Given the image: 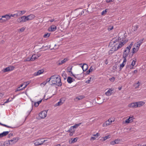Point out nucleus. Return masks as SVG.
<instances>
[{
    "label": "nucleus",
    "instance_id": "obj_1",
    "mask_svg": "<svg viewBox=\"0 0 146 146\" xmlns=\"http://www.w3.org/2000/svg\"><path fill=\"white\" fill-rule=\"evenodd\" d=\"M123 39L124 38L123 37L122 38L119 37L117 39L111 41V42L113 43L114 46L108 52L109 54H112L114 51H117L124 46L126 42Z\"/></svg>",
    "mask_w": 146,
    "mask_h": 146
},
{
    "label": "nucleus",
    "instance_id": "obj_2",
    "mask_svg": "<svg viewBox=\"0 0 146 146\" xmlns=\"http://www.w3.org/2000/svg\"><path fill=\"white\" fill-rule=\"evenodd\" d=\"M54 77L52 78L51 81L52 84H56L59 86L62 85V83L60 76L58 75H54L52 76Z\"/></svg>",
    "mask_w": 146,
    "mask_h": 146
},
{
    "label": "nucleus",
    "instance_id": "obj_3",
    "mask_svg": "<svg viewBox=\"0 0 146 146\" xmlns=\"http://www.w3.org/2000/svg\"><path fill=\"white\" fill-rule=\"evenodd\" d=\"M47 111H41L39 114V119L44 118L46 116Z\"/></svg>",
    "mask_w": 146,
    "mask_h": 146
},
{
    "label": "nucleus",
    "instance_id": "obj_4",
    "mask_svg": "<svg viewBox=\"0 0 146 146\" xmlns=\"http://www.w3.org/2000/svg\"><path fill=\"white\" fill-rule=\"evenodd\" d=\"M130 50L128 48V47H126L124 51L123 55V58H126L129 54Z\"/></svg>",
    "mask_w": 146,
    "mask_h": 146
},
{
    "label": "nucleus",
    "instance_id": "obj_5",
    "mask_svg": "<svg viewBox=\"0 0 146 146\" xmlns=\"http://www.w3.org/2000/svg\"><path fill=\"white\" fill-rule=\"evenodd\" d=\"M112 121L110 119L106 121L102 125L103 127H105L111 124Z\"/></svg>",
    "mask_w": 146,
    "mask_h": 146
},
{
    "label": "nucleus",
    "instance_id": "obj_6",
    "mask_svg": "<svg viewBox=\"0 0 146 146\" xmlns=\"http://www.w3.org/2000/svg\"><path fill=\"white\" fill-rule=\"evenodd\" d=\"M42 139H40L35 141L34 143V145L35 146H37L42 145L43 143L42 141H41Z\"/></svg>",
    "mask_w": 146,
    "mask_h": 146
},
{
    "label": "nucleus",
    "instance_id": "obj_7",
    "mask_svg": "<svg viewBox=\"0 0 146 146\" xmlns=\"http://www.w3.org/2000/svg\"><path fill=\"white\" fill-rule=\"evenodd\" d=\"M26 17L27 20V21H28L33 20L35 18V16L34 15L31 14L27 16H26Z\"/></svg>",
    "mask_w": 146,
    "mask_h": 146
},
{
    "label": "nucleus",
    "instance_id": "obj_8",
    "mask_svg": "<svg viewBox=\"0 0 146 146\" xmlns=\"http://www.w3.org/2000/svg\"><path fill=\"white\" fill-rule=\"evenodd\" d=\"M144 40V38H143L141 40H140L137 42V45L136 47H137L139 48L141 45L142 43L143 42V41Z\"/></svg>",
    "mask_w": 146,
    "mask_h": 146
},
{
    "label": "nucleus",
    "instance_id": "obj_9",
    "mask_svg": "<svg viewBox=\"0 0 146 146\" xmlns=\"http://www.w3.org/2000/svg\"><path fill=\"white\" fill-rule=\"evenodd\" d=\"M137 107H140L141 106H142L143 105L145 104V102H144L143 101H139L138 102H136Z\"/></svg>",
    "mask_w": 146,
    "mask_h": 146
},
{
    "label": "nucleus",
    "instance_id": "obj_10",
    "mask_svg": "<svg viewBox=\"0 0 146 146\" xmlns=\"http://www.w3.org/2000/svg\"><path fill=\"white\" fill-rule=\"evenodd\" d=\"M128 106L130 108H137L136 102L132 103L128 105Z\"/></svg>",
    "mask_w": 146,
    "mask_h": 146
},
{
    "label": "nucleus",
    "instance_id": "obj_11",
    "mask_svg": "<svg viewBox=\"0 0 146 146\" xmlns=\"http://www.w3.org/2000/svg\"><path fill=\"white\" fill-rule=\"evenodd\" d=\"M81 74H72V76H73L75 78H76L78 80H80L82 78V77L81 76Z\"/></svg>",
    "mask_w": 146,
    "mask_h": 146
},
{
    "label": "nucleus",
    "instance_id": "obj_12",
    "mask_svg": "<svg viewBox=\"0 0 146 146\" xmlns=\"http://www.w3.org/2000/svg\"><path fill=\"white\" fill-rule=\"evenodd\" d=\"M18 139L17 137L13 138L9 140L10 142L11 143V145H12L14 143L17 142L18 141Z\"/></svg>",
    "mask_w": 146,
    "mask_h": 146
},
{
    "label": "nucleus",
    "instance_id": "obj_13",
    "mask_svg": "<svg viewBox=\"0 0 146 146\" xmlns=\"http://www.w3.org/2000/svg\"><path fill=\"white\" fill-rule=\"evenodd\" d=\"M56 29V27L55 25H52L48 28V31H55Z\"/></svg>",
    "mask_w": 146,
    "mask_h": 146
},
{
    "label": "nucleus",
    "instance_id": "obj_14",
    "mask_svg": "<svg viewBox=\"0 0 146 146\" xmlns=\"http://www.w3.org/2000/svg\"><path fill=\"white\" fill-rule=\"evenodd\" d=\"M9 132L8 131H4L3 133H0V138H1L7 135L8 134Z\"/></svg>",
    "mask_w": 146,
    "mask_h": 146
},
{
    "label": "nucleus",
    "instance_id": "obj_15",
    "mask_svg": "<svg viewBox=\"0 0 146 146\" xmlns=\"http://www.w3.org/2000/svg\"><path fill=\"white\" fill-rule=\"evenodd\" d=\"M83 71H86L88 68V65L87 64L84 63L82 66Z\"/></svg>",
    "mask_w": 146,
    "mask_h": 146
},
{
    "label": "nucleus",
    "instance_id": "obj_16",
    "mask_svg": "<svg viewBox=\"0 0 146 146\" xmlns=\"http://www.w3.org/2000/svg\"><path fill=\"white\" fill-rule=\"evenodd\" d=\"M120 140L119 139H117L114 141L111 142L110 144L111 145H114L115 144L119 143L120 142Z\"/></svg>",
    "mask_w": 146,
    "mask_h": 146
},
{
    "label": "nucleus",
    "instance_id": "obj_17",
    "mask_svg": "<svg viewBox=\"0 0 146 146\" xmlns=\"http://www.w3.org/2000/svg\"><path fill=\"white\" fill-rule=\"evenodd\" d=\"M133 121V117H129V118L127 119L125 121V123H128L132 122Z\"/></svg>",
    "mask_w": 146,
    "mask_h": 146
},
{
    "label": "nucleus",
    "instance_id": "obj_18",
    "mask_svg": "<svg viewBox=\"0 0 146 146\" xmlns=\"http://www.w3.org/2000/svg\"><path fill=\"white\" fill-rule=\"evenodd\" d=\"M123 62L120 65V68L121 69H122V68L124 66L125 63L127 61V59L126 58H123Z\"/></svg>",
    "mask_w": 146,
    "mask_h": 146
},
{
    "label": "nucleus",
    "instance_id": "obj_19",
    "mask_svg": "<svg viewBox=\"0 0 146 146\" xmlns=\"http://www.w3.org/2000/svg\"><path fill=\"white\" fill-rule=\"evenodd\" d=\"M44 72L43 70H39L38 71L36 72H35L34 74L36 76L39 75L42 73Z\"/></svg>",
    "mask_w": 146,
    "mask_h": 146
},
{
    "label": "nucleus",
    "instance_id": "obj_20",
    "mask_svg": "<svg viewBox=\"0 0 146 146\" xmlns=\"http://www.w3.org/2000/svg\"><path fill=\"white\" fill-rule=\"evenodd\" d=\"M68 60V58H65L64 59L61 61L60 62H59L58 64L59 65H61L62 64H63L64 63L66 62Z\"/></svg>",
    "mask_w": 146,
    "mask_h": 146
},
{
    "label": "nucleus",
    "instance_id": "obj_21",
    "mask_svg": "<svg viewBox=\"0 0 146 146\" xmlns=\"http://www.w3.org/2000/svg\"><path fill=\"white\" fill-rule=\"evenodd\" d=\"M74 80H73L71 77L68 76L67 79V81L68 83L70 84L73 82Z\"/></svg>",
    "mask_w": 146,
    "mask_h": 146
},
{
    "label": "nucleus",
    "instance_id": "obj_22",
    "mask_svg": "<svg viewBox=\"0 0 146 146\" xmlns=\"http://www.w3.org/2000/svg\"><path fill=\"white\" fill-rule=\"evenodd\" d=\"M112 90L111 89H109L108 91L105 93V94L107 96H110L111 94V92Z\"/></svg>",
    "mask_w": 146,
    "mask_h": 146
},
{
    "label": "nucleus",
    "instance_id": "obj_23",
    "mask_svg": "<svg viewBox=\"0 0 146 146\" xmlns=\"http://www.w3.org/2000/svg\"><path fill=\"white\" fill-rule=\"evenodd\" d=\"M11 143L9 141V140L6 141L4 143V145L5 146H8L11 145Z\"/></svg>",
    "mask_w": 146,
    "mask_h": 146
},
{
    "label": "nucleus",
    "instance_id": "obj_24",
    "mask_svg": "<svg viewBox=\"0 0 146 146\" xmlns=\"http://www.w3.org/2000/svg\"><path fill=\"white\" fill-rule=\"evenodd\" d=\"M23 23L27 21L26 16H23L21 17Z\"/></svg>",
    "mask_w": 146,
    "mask_h": 146
},
{
    "label": "nucleus",
    "instance_id": "obj_25",
    "mask_svg": "<svg viewBox=\"0 0 146 146\" xmlns=\"http://www.w3.org/2000/svg\"><path fill=\"white\" fill-rule=\"evenodd\" d=\"M9 17V14H6L5 15H3L2 16V18H5L6 19L5 20L6 21L7 20H9L10 19Z\"/></svg>",
    "mask_w": 146,
    "mask_h": 146
},
{
    "label": "nucleus",
    "instance_id": "obj_26",
    "mask_svg": "<svg viewBox=\"0 0 146 146\" xmlns=\"http://www.w3.org/2000/svg\"><path fill=\"white\" fill-rule=\"evenodd\" d=\"M15 15V16H16V17H19L21 16V11H17V13L14 14Z\"/></svg>",
    "mask_w": 146,
    "mask_h": 146
},
{
    "label": "nucleus",
    "instance_id": "obj_27",
    "mask_svg": "<svg viewBox=\"0 0 146 146\" xmlns=\"http://www.w3.org/2000/svg\"><path fill=\"white\" fill-rule=\"evenodd\" d=\"M139 48L137 47L133 48L132 49V53L134 54L138 50Z\"/></svg>",
    "mask_w": 146,
    "mask_h": 146
},
{
    "label": "nucleus",
    "instance_id": "obj_28",
    "mask_svg": "<svg viewBox=\"0 0 146 146\" xmlns=\"http://www.w3.org/2000/svg\"><path fill=\"white\" fill-rule=\"evenodd\" d=\"M92 70L93 68L92 66L90 67L89 70L86 72V74H89L90 72H92Z\"/></svg>",
    "mask_w": 146,
    "mask_h": 146
},
{
    "label": "nucleus",
    "instance_id": "obj_29",
    "mask_svg": "<svg viewBox=\"0 0 146 146\" xmlns=\"http://www.w3.org/2000/svg\"><path fill=\"white\" fill-rule=\"evenodd\" d=\"M31 58L32 60V61H34L35 60H36V59H37V57H36V56L35 54L31 56Z\"/></svg>",
    "mask_w": 146,
    "mask_h": 146
},
{
    "label": "nucleus",
    "instance_id": "obj_30",
    "mask_svg": "<svg viewBox=\"0 0 146 146\" xmlns=\"http://www.w3.org/2000/svg\"><path fill=\"white\" fill-rule=\"evenodd\" d=\"M10 70L9 68V67H8L6 68L3 69V71L4 72H8V71H10Z\"/></svg>",
    "mask_w": 146,
    "mask_h": 146
},
{
    "label": "nucleus",
    "instance_id": "obj_31",
    "mask_svg": "<svg viewBox=\"0 0 146 146\" xmlns=\"http://www.w3.org/2000/svg\"><path fill=\"white\" fill-rule=\"evenodd\" d=\"M72 69V67H68L67 68V70L69 72L71 73V74H72V72L71 70Z\"/></svg>",
    "mask_w": 146,
    "mask_h": 146
},
{
    "label": "nucleus",
    "instance_id": "obj_32",
    "mask_svg": "<svg viewBox=\"0 0 146 146\" xmlns=\"http://www.w3.org/2000/svg\"><path fill=\"white\" fill-rule=\"evenodd\" d=\"M74 129V128L73 126H71L70 127L69 129L68 130V132L72 131V132H74V130H73Z\"/></svg>",
    "mask_w": 146,
    "mask_h": 146
},
{
    "label": "nucleus",
    "instance_id": "obj_33",
    "mask_svg": "<svg viewBox=\"0 0 146 146\" xmlns=\"http://www.w3.org/2000/svg\"><path fill=\"white\" fill-rule=\"evenodd\" d=\"M81 124V123H79L77 124H76L74 125L73 126L74 128H76L78 127Z\"/></svg>",
    "mask_w": 146,
    "mask_h": 146
},
{
    "label": "nucleus",
    "instance_id": "obj_34",
    "mask_svg": "<svg viewBox=\"0 0 146 146\" xmlns=\"http://www.w3.org/2000/svg\"><path fill=\"white\" fill-rule=\"evenodd\" d=\"M8 67L10 69V71H11L13 70L15 68L14 66H10Z\"/></svg>",
    "mask_w": 146,
    "mask_h": 146
},
{
    "label": "nucleus",
    "instance_id": "obj_35",
    "mask_svg": "<svg viewBox=\"0 0 146 146\" xmlns=\"http://www.w3.org/2000/svg\"><path fill=\"white\" fill-rule=\"evenodd\" d=\"M50 33H46L43 36V37L45 38L48 37L50 36Z\"/></svg>",
    "mask_w": 146,
    "mask_h": 146
},
{
    "label": "nucleus",
    "instance_id": "obj_36",
    "mask_svg": "<svg viewBox=\"0 0 146 146\" xmlns=\"http://www.w3.org/2000/svg\"><path fill=\"white\" fill-rule=\"evenodd\" d=\"M17 21L19 23H23L21 17L18 18L17 19Z\"/></svg>",
    "mask_w": 146,
    "mask_h": 146
},
{
    "label": "nucleus",
    "instance_id": "obj_37",
    "mask_svg": "<svg viewBox=\"0 0 146 146\" xmlns=\"http://www.w3.org/2000/svg\"><path fill=\"white\" fill-rule=\"evenodd\" d=\"M133 42H132L130 43V44H129V45L127 47H128V48L130 50L133 44Z\"/></svg>",
    "mask_w": 146,
    "mask_h": 146
},
{
    "label": "nucleus",
    "instance_id": "obj_38",
    "mask_svg": "<svg viewBox=\"0 0 146 146\" xmlns=\"http://www.w3.org/2000/svg\"><path fill=\"white\" fill-rule=\"evenodd\" d=\"M133 66L131 64L130 65H127V68H129L130 69H132L133 68Z\"/></svg>",
    "mask_w": 146,
    "mask_h": 146
},
{
    "label": "nucleus",
    "instance_id": "obj_39",
    "mask_svg": "<svg viewBox=\"0 0 146 146\" xmlns=\"http://www.w3.org/2000/svg\"><path fill=\"white\" fill-rule=\"evenodd\" d=\"M136 59H135V60H133L131 64L133 66H134L136 64Z\"/></svg>",
    "mask_w": 146,
    "mask_h": 146
},
{
    "label": "nucleus",
    "instance_id": "obj_40",
    "mask_svg": "<svg viewBox=\"0 0 146 146\" xmlns=\"http://www.w3.org/2000/svg\"><path fill=\"white\" fill-rule=\"evenodd\" d=\"M1 125H2V126H5V127H6L7 128H12V127L11 126H9L7 125H6L3 124H1Z\"/></svg>",
    "mask_w": 146,
    "mask_h": 146
},
{
    "label": "nucleus",
    "instance_id": "obj_41",
    "mask_svg": "<svg viewBox=\"0 0 146 146\" xmlns=\"http://www.w3.org/2000/svg\"><path fill=\"white\" fill-rule=\"evenodd\" d=\"M54 77L53 76H52L50 77V78H47L46 79V82H47V83L48 82H49V81H50V80H52V78H52L53 77Z\"/></svg>",
    "mask_w": 146,
    "mask_h": 146
},
{
    "label": "nucleus",
    "instance_id": "obj_42",
    "mask_svg": "<svg viewBox=\"0 0 146 146\" xmlns=\"http://www.w3.org/2000/svg\"><path fill=\"white\" fill-rule=\"evenodd\" d=\"M84 98V96H80L76 98V99H77L78 100H81Z\"/></svg>",
    "mask_w": 146,
    "mask_h": 146
},
{
    "label": "nucleus",
    "instance_id": "obj_43",
    "mask_svg": "<svg viewBox=\"0 0 146 146\" xmlns=\"http://www.w3.org/2000/svg\"><path fill=\"white\" fill-rule=\"evenodd\" d=\"M8 14L9 17L10 19H11L12 17H13L15 16V15H14V14H13L10 13H9Z\"/></svg>",
    "mask_w": 146,
    "mask_h": 146
},
{
    "label": "nucleus",
    "instance_id": "obj_44",
    "mask_svg": "<svg viewBox=\"0 0 146 146\" xmlns=\"http://www.w3.org/2000/svg\"><path fill=\"white\" fill-rule=\"evenodd\" d=\"M115 79L114 77H113L111 78H110L109 80L111 82H113L115 81Z\"/></svg>",
    "mask_w": 146,
    "mask_h": 146
},
{
    "label": "nucleus",
    "instance_id": "obj_45",
    "mask_svg": "<svg viewBox=\"0 0 146 146\" xmlns=\"http://www.w3.org/2000/svg\"><path fill=\"white\" fill-rule=\"evenodd\" d=\"M110 135H108L107 136H106L104 137V141L106 140L107 139L109 138H110Z\"/></svg>",
    "mask_w": 146,
    "mask_h": 146
},
{
    "label": "nucleus",
    "instance_id": "obj_46",
    "mask_svg": "<svg viewBox=\"0 0 146 146\" xmlns=\"http://www.w3.org/2000/svg\"><path fill=\"white\" fill-rule=\"evenodd\" d=\"M25 61H32L31 57H28L25 60Z\"/></svg>",
    "mask_w": 146,
    "mask_h": 146
},
{
    "label": "nucleus",
    "instance_id": "obj_47",
    "mask_svg": "<svg viewBox=\"0 0 146 146\" xmlns=\"http://www.w3.org/2000/svg\"><path fill=\"white\" fill-rule=\"evenodd\" d=\"M9 100V98L5 102H4V104H3V105H4V104H6V103H8L9 102H11V101H12L13 100V99H11V100Z\"/></svg>",
    "mask_w": 146,
    "mask_h": 146
},
{
    "label": "nucleus",
    "instance_id": "obj_48",
    "mask_svg": "<svg viewBox=\"0 0 146 146\" xmlns=\"http://www.w3.org/2000/svg\"><path fill=\"white\" fill-rule=\"evenodd\" d=\"M62 104V102L61 100L58 102L56 104V105L57 106H58Z\"/></svg>",
    "mask_w": 146,
    "mask_h": 146
},
{
    "label": "nucleus",
    "instance_id": "obj_49",
    "mask_svg": "<svg viewBox=\"0 0 146 146\" xmlns=\"http://www.w3.org/2000/svg\"><path fill=\"white\" fill-rule=\"evenodd\" d=\"M113 29V26H109L108 27V30L109 31H110L112 30Z\"/></svg>",
    "mask_w": 146,
    "mask_h": 146
},
{
    "label": "nucleus",
    "instance_id": "obj_50",
    "mask_svg": "<svg viewBox=\"0 0 146 146\" xmlns=\"http://www.w3.org/2000/svg\"><path fill=\"white\" fill-rule=\"evenodd\" d=\"M77 141V138H75L73 139L72 140V143H74L76 142Z\"/></svg>",
    "mask_w": 146,
    "mask_h": 146
},
{
    "label": "nucleus",
    "instance_id": "obj_51",
    "mask_svg": "<svg viewBox=\"0 0 146 146\" xmlns=\"http://www.w3.org/2000/svg\"><path fill=\"white\" fill-rule=\"evenodd\" d=\"M107 12V10L105 9L102 11V13H101V14L102 15H104V14H106Z\"/></svg>",
    "mask_w": 146,
    "mask_h": 146
},
{
    "label": "nucleus",
    "instance_id": "obj_52",
    "mask_svg": "<svg viewBox=\"0 0 146 146\" xmlns=\"http://www.w3.org/2000/svg\"><path fill=\"white\" fill-rule=\"evenodd\" d=\"M20 11L21 15L25 13L26 12V11L25 10L21 11Z\"/></svg>",
    "mask_w": 146,
    "mask_h": 146
},
{
    "label": "nucleus",
    "instance_id": "obj_53",
    "mask_svg": "<svg viewBox=\"0 0 146 146\" xmlns=\"http://www.w3.org/2000/svg\"><path fill=\"white\" fill-rule=\"evenodd\" d=\"M2 17L1 18H0V22H2L6 21V20L5 19H2Z\"/></svg>",
    "mask_w": 146,
    "mask_h": 146
},
{
    "label": "nucleus",
    "instance_id": "obj_54",
    "mask_svg": "<svg viewBox=\"0 0 146 146\" xmlns=\"http://www.w3.org/2000/svg\"><path fill=\"white\" fill-rule=\"evenodd\" d=\"M91 79V78L90 77L89 79L86 81V83H89L90 82Z\"/></svg>",
    "mask_w": 146,
    "mask_h": 146
},
{
    "label": "nucleus",
    "instance_id": "obj_55",
    "mask_svg": "<svg viewBox=\"0 0 146 146\" xmlns=\"http://www.w3.org/2000/svg\"><path fill=\"white\" fill-rule=\"evenodd\" d=\"M25 30V28L24 27H22L20 29V31L21 32Z\"/></svg>",
    "mask_w": 146,
    "mask_h": 146
},
{
    "label": "nucleus",
    "instance_id": "obj_56",
    "mask_svg": "<svg viewBox=\"0 0 146 146\" xmlns=\"http://www.w3.org/2000/svg\"><path fill=\"white\" fill-rule=\"evenodd\" d=\"M30 83V82L29 81H27L26 82H24V84H26L25 85H26V86H27L28 84H29Z\"/></svg>",
    "mask_w": 146,
    "mask_h": 146
},
{
    "label": "nucleus",
    "instance_id": "obj_57",
    "mask_svg": "<svg viewBox=\"0 0 146 146\" xmlns=\"http://www.w3.org/2000/svg\"><path fill=\"white\" fill-rule=\"evenodd\" d=\"M140 83L139 82H138L136 84V85H137L135 87L136 88H138L139 85V84Z\"/></svg>",
    "mask_w": 146,
    "mask_h": 146
},
{
    "label": "nucleus",
    "instance_id": "obj_58",
    "mask_svg": "<svg viewBox=\"0 0 146 146\" xmlns=\"http://www.w3.org/2000/svg\"><path fill=\"white\" fill-rule=\"evenodd\" d=\"M114 1V0H106V2L107 3H109L110 2H113Z\"/></svg>",
    "mask_w": 146,
    "mask_h": 146
},
{
    "label": "nucleus",
    "instance_id": "obj_59",
    "mask_svg": "<svg viewBox=\"0 0 146 146\" xmlns=\"http://www.w3.org/2000/svg\"><path fill=\"white\" fill-rule=\"evenodd\" d=\"M3 94L2 93H0V99L3 98Z\"/></svg>",
    "mask_w": 146,
    "mask_h": 146
},
{
    "label": "nucleus",
    "instance_id": "obj_60",
    "mask_svg": "<svg viewBox=\"0 0 146 146\" xmlns=\"http://www.w3.org/2000/svg\"><path fill=\"white\" fill-rule=\"evenodd\" d=\"M39 105L38 104L37 102H35L34 103V106L35 107H37Z\"/></svg>",
    "mask_w": 146,
    "mask_h": 146
},
{
    "label": "nucleus",
    "instance_id": "obj_61",
    "mask_svg": "<svg viewBox=\"0 0 146 146\" xmlns=\"http://www.w3.org/2000/svg\"><path fill=\"white\" fill-rule=\"evenodd\" d=\"M20 88L19 87H18V88H17V89L15 90V92H17V91H20V90H19L20 89Z\"/></svg>",
    "mask_w": 146,
    "mask_h": 146
},
{
    "label": "nucleus",
    "instance_id": "obj_62",
    "mask_svg": "<svg viewBox=\"0 0 146 146\" xmlns=\"http://www.w3.org/2000/svg\"><path fill=\"white\" fill-rule=\"evenodd\" d=\"M46 83H47V82H44L42 83V84L44 86L46 84Z\"/></svg>",
    "mask_w": 146,
    "mask_h": 146
},
{
    "label": "nucleus",
    "instance_id": "obj_63",
    "mask_svg": "<svg viewBox=\"0 0 146 146\" xmlns=\"http://www.w3.org/2000/svg\"><path fill=\"white\" fill-rule=\"evenodd\" d=\"M54 19H52L51 20H50L48 21H50V22H52L54 21Z\"/></svg>",
    "mask_w": 146,
    "mask_h": 146
},
{
    "label": "nucleus",
    "instance_id": "obj_64",
    "mask_svg": "<svg viewBox=\"0 0 146 146\" xmlns=\"http://www.w3.org/2000/svg\"><path fill=\"white\" fill-rule=\"evenodd\" d=\"M96 139V138L94 137H92L91 138V140H94Z\"/></svg>",
    "mask_w": 146,
    "mask_h": 146
}]
</instances>
